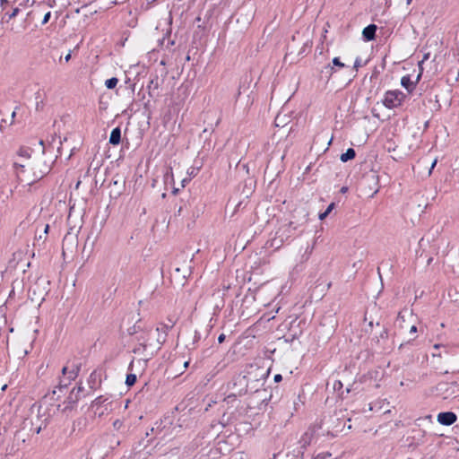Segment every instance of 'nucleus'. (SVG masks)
<instances>
[{
  "label": "nucleus",
  "mask_w": 459,
  "mask_h": 459,
  "mask_svg": "<svg viewBox=\"0 0 459 459\" xmlns=\"http://www.w3.org/2000/svg\"><path fill=\"white\" fill-rule=\"evenodd\" d=\"M308 213L305 209H296L292 213V218L298 220H291L287 228L285 230H280L276 234L278 235L275 238H273L271 242V247L279 248L284 242V240L288 239L293 230H298V228L307 221Z\"/></svg>",
  "instance_id": "obj_1"
},
{
  "label": "nucleus",
  "mask_w": 459,
  "mask_h": 459,
  "mask_svg": "<svg viewBox=\"0 0 459 459\" xmlns=\"http://www.w3.org/2000/svg\"><path fill=\"white\" fill-rule=\"evenodd\" d=\"M437 395L442 399H450L459 395V380L440 382L436 386Z\"/></svg>",
  "instance_id": "obj_2"
},
{
  "label": "nucleus",
  "mask_w": 459,
  "mask_h": 459,
  "mask_svg": "<svg viewBox=\"0 0 459 459\" xmlns=\"http://www.w3.org/2000/svg\"><path fill=\"white\" fill-rule=\"evenodd\" d=\"M176 323L177 319L175 316H169L165 322L160 323V325L157 326L155 331L157 333L156 343L158 349H160L161 345L166 342L169 331L175 326Z\"/></svg>",
  "instance_id": "obj_3"
},
{
  "label": "nucleus",
  "mask_w": 459,
  "mask_h": 459,
  "mask_svg": "<svg viewBox=\"0 0 459 459\" xmlns=\"http://www.w3.org/2000/svg\"><path fill=\"white\" fill-rule=\"evenodd\" d=\"M404 98L405 94L399 90L387 91L385 93L383 104L385 108L392 109L401 106Z\"/></svg>",
  "instance_id": "obj_4"
},
{
  "label": "nucleus",
  "mask_w": 459,
  "mask_h": 459,
  "mask_svg": "<svg viewBox=\"0 0 459 459\" xmlns=\"http://www.w3.org/2000/svg\"><path fill=\"white\" fill-rule=\"evenodd\" d=\"M0 8L9 20L15 18L21 11V7L14 4V0H0Z\"/></svg>",
  "instance_id": "obj_5"
},
{
  "label": "nucleus",
  "mask_w": 459,
  "mask_h": 459,
  "mask_svg": "<svg viewBox=\"0 0 459 459\" xmlns=\"http://www.w3.org/2000/svg\"><path fill=\"white\" fill-rule=\"evenodd\" d=\"M14 168L16 169V174H17V177H18L19 180H21L22 182L26 181L28 185H30L34 181L42 178L49 171V168L46 166L45 169L44 170H40L39 173L37 174V173L34 172V179L31 180V181H29L28 179H26V178H24L22 177V174L25 172V170H24L25 166L24 165L19 164V163L15 162L14 163Z\"/></svg>",
  "instance_id": "obj_6"
},
{
  "label": "nucleus",
  "mask_w": 459,
  "mask_h": 459,
  "mask_svg": "<svg viewBox=\"0 0 459 459\" xmlns=\"http://www.w3.org/2000/svg\"><path fill=\"white\" fill-rule=\"evenodd\" d=\"M152 332V327L147 326L141 320L137 321L133 326L127 329V333L131 336L136 337L140 333H149Z\"/></svg>",
  "instance_id": "obj_7"
},
{
  "label": "nucleus",
  "mask_w": 459,
  "mask_h": 459,
  "mask_svg": "<svg viewBox=\"0 0 459 459\" xmlns=\"http://www.w3.org/2000/svg\"><path fill=\"white\" fill-rule=\"evenodd\" d=\"M457 420V416L453 411H444L437 415V422L444 426H450Z\"/></svg>",
  "instance_id": "obj_8"
},
{
  "label": "nucleus",
  "mask_w": 459,
  "mask_h": 459,
  "mask_svg": "<svg viewBox=\"0 0 459 459\" xmlns=\"http://www.w3.org/2000/svg\"><path fill=\"white\" fill-rule=\"evenodd\" d=\"M88 385L91 390H96L100 388L101 385L100 372L93 370L88 378Z\"/></svg>",
  "instance_id": "obj_9"
},
{
  "label": "nucleus",
  "mask_w": 459,
  "mask_h": 459,
  "mask_svg": "<svg viewBox=\"0 0 459 459\" xmlns=\"http://www.w3.org/2000/svg\"><path fill=\"white\" fill-rule=\"evenodd\" d=\"M80 398L81 396L78 395V394H75V388H73L68 397L65 401V405L63 411L72 410L76 405Z\"/></svg>",
  "instance_id": "obj_10"
},
{
  "label": "nucleus",
  "mask_w": 459,
  "mask_h": 459,
  "mask_svg": "<svg viewBox=\"0 0 459 459\" xmlns=\"http://www.w3.org/2000/svg\"><path fill=\"white\" fill-rule=\"evenodd\" d=\"M421 72L417 75L416 81L412 82L411 80L410 75L403 76L401 79V84L403 87H404L409 92H411L413 89L415 88L416 83L420 81L421 77Z\"/></svg>",
  "instance_id": "obj_11"
},
{
  "label": "nucleus",
  "mask_w": 459,
  "mask_h": 459,
  "mask_svg": "<svg viewBox=\"0 0 459 459\" xmlns=\"http://www.w3.org/2000/svg\"><path fill=\"white\" fill-rule=\"evenodd\" d=\"M377 27L376 24H369L363 29L362 36L366 41H371L376 38Z\"/></svg>",
  "instance_id": "obj_12"
},
{
  "label": "nucleus",
  "mask_w": 459,
  "mask_h": 459,
  "mask_svg": "<svg viewBox=\"0 0 459 459\" xmlns=\"http://www.w3.org/2000/svg\"><path fill=\"white\" fill-rule=\"evenodd\" d=\"M152 441V438H150L146 441V444H143L144 442V439H143L142 441H140L138 443V445L134 448V454L135 455H139V457L142 456V453L143 452V458L146 456V455H151V450H147L144 452V450L148 447L149 446V443H151Z\"/></svg>",
  "instance_id": "obj_13"
},
{
  "label": "nucleus",
  "mask_w": 459,
  "mask_h": 459,
  "mask_svg": "<svg viewBox=\"0 0 459 459\" xmlns=\"http://www.w3.org/2000/svg\"><path fill=\"white\" fill-rule=\"evenodd\" d=\"M41 406H39L38 409V420H40V423L35 428V433L39 434L43 429H45L48 423V416L45 417V413L40 414Z\"/></svg>",
  "instance_id": "obj_14"
},
{
  "label": "nucleus",
  "mask_w": 459,
  "mask_h": 459,
  "mask_svg": "<svg viewBox=\"0 0 459 459\" xmlns=\"http://www.w3.org/2000/svg\"><path fill=\"white\" fill-rule=\"evenodd\" d=\"M160 87L159 77L158 75H154L149 82L146 89L148 91V94L150 97H153V92L158 90Z\"/></svg>",
  "instance_id": "obj_15"
},
{
  "label": "nucleus",
  "mask_w": 459,
  "mask_h": 459,
  "mask_svg": "<svg viewBox=\"0 0 459 459\" xmlns=\"http://www.w3.org/2000/svg\"><path fill=\"white\" fill-rule=\"evenodd\" d=\"M313 433L310 431H306L300 437L299 443L300 445V448L305 450L307 446L310 445L313 439Z\"/></svg>",
  "instance_id": "obj_16"
},
{
  "label": "nucleus",
  "mask_w": 459,
  "mask_h": 459,
  "mask_svg": "<svg viewBox=\"0 0 459 459\" xmlns=\"http://www.w3.org/2000/svg\"><path fill=\"white\" fill-rule=\"evenodd\" d=\"M152 331L149 333H140L136 337L134 338L138 343H142L143 345L152 346V342H151V335Z\"/></svg>",
  "instance_id": "obj_17"
},
{
  "label": "nucleus",
  "mask_w": 459,
  "mask_h": 459,
  "mask_svg": "<svg viewBox=\"0 0 459 459\" xmlns=\"http://www.w3.org/2000/svg\"><path fill=\"white\" fill-rule=\"evenodd\" d=\"M121 141V129L120 127H116L111 131L109 136V143L112 145H117Z\"/></svg>",
  "instance_id": "obj_18"
},
{
  "label": "nucleus",
  "mask_w": 459,
  "mask_h": 459,
  "mask_svg": "<svg viewBox=\"0 0 459 459\" xmlns=\"http://www.w3.org/2000/svg\"><path fill=\"white\" fill-rule=\"evenodd\" d=\"M70 384L71 383H68L67 377H62L60 378L59 385L56 386V388L53 390L52 395H55L56 394V389L59 392H63V390L66 389ZM52 399H54V396H52Z\"/></svg>",
  "instance_id": "obj_19"
},
{
  "label": "nucleus",
  "mask_w": 459,
  "mask_h": 459,
  "mask_svg": "<svg viewBox=\"0 0 459 459\" xmlns=\"http://www.w3.org/2000/svg\"><path fill=\"white\" fill-rule=\"evenodd\" d=\"M355 156H356V152H355L354 149L349 148V149H347V151L344 153H342L341 155L340 160L342 162H347L348 160L354 159Z\"/></svg>",
  "instance_id": "obj_20"
},
{
  "label": "nucleus",
  "mask_w": 459,
  "mask_h": 459,
  "mask_svg": "<svg viewBox=\"0 0 459 459\" xmlns=\"http://www.w3.org/2000/svg\"><path fill=\"white\" fill-rule=\"evenodd\" d=\"M404 324H405V314L402 311V312H399V314L394 321V326L403 329V328L407 327L406 325H404Z\"/></svg>",
  "instance_id": "obj_21"
},
{
  "label": "nucleus",
  "mask_w": 459,
  "mask_h": 459,
  "mask_svg": "<svg viewBox=\"0 0 459 459\" xmlns=\"http://www.w3.org/2000/svg\"><path fill=\"white\" fill-rule=\"evenodd\" d=\"M321 74H325V77L329 79L333 74V66H332L330 64L325 65L321 70Z\"/></svg>",
  "instance_id": "obj_22"
},
{
  "label": "nucleus",
  "mask_w": 459,
  "mask_h": 459,
  "mask_svg": "<svg viewBox=\"0 0 459 459\" xmlns=\"http://www.w3.org/2000/svg\"><path fill=\"white\" fill-rule=\"evenodd\" d=\"M117 82H118V79L116 77H112V78L108 79L105 82V86L108 89H114L117 86Z\"/></svg>",
  "instance_id": "obj_23"
},
{
  "label": "nucleus",
  "mask_w": 459,
  "mask_h": 459,
  "mask_svg": "<svg viewBox=\"0 0 459 459\" xmlns=\"http://www.w3.org/2000/svg\"><path fill=\"white\" fill-rule=\"evenodd\" d=\"M136 379H137L136 375L130 373L126 376V385L128 386H132L135 384Z\"/></svg>",
  "instance_id": "obj_24"
},
{
  "label": "nucleus",
  "mask_w": 459,
  "mask_h": 459,
  "mask_svg": "<svg viewBox=\"0 0 459 459\" xmlns=\"http://www.w3.org/2000/svg\"><path fill=\"white\" fill-rule=\"evenodd\" d=\"M147 345H143L142 343H138L134 349L133 352L135 354H141L146 350Z\"/></svg>",
  "instance_id": "obj_25"
},
{
  "label": "nucleus",
  "mask_w": 459,
  "mask_h": 459,
  "mask_svg": "<svg viewBox=\"0 0 459 459\" xmlns=\"http://www.w3.org/2000/svg\"><path fill=\"white\" fill-rule=\"evenodd\" d=\"M69 369L70 371L74 372L76 374V377H78V374L81 370V363H72L69 366Z\"/></svg>",
  "instance_id": "obj_26"
},
{
  "label": "nucleus",
  "mask_w": 459,
  "mask_h": 459,
  "mask_svg": "<svg viewBox=\"0 0 459 459\" xmlns=\"http://www.w3.org/2000/svg\"><path fill=\"white\" fill-rule=\"evenodd\" d=\"M106 401H107V399L104 398V396L100 395V396L97 397L95 400L92 401L91 406L92 407L100 406V405H101Z\"/></svg>",
  "instance_id": "obj_27"
},
{
  "label": "nucleus",
  "mask_w": 459,
  "mask_h": 459,
  "mask_svg": "<svg viewBox=\"0 0 459 459\" xmlns=\"http://www.w3.org/2000/svg\"><path fill=\"white\" fill-rule=\"evenodd\" d=\"M155 425H156V427H152L150 429V432L149 431L146 432V437H149L150 435H152V434H157L158 431L160 430L161 422L160 423L156 422Z\"/></svg>",
  "instance_id": "obj_28"
},
{
  "label": "nucleus",
  "mask_w": 459,
  "mask_h": 459,
  "mask_svg": "<svg viewBox=\"0 0 459 459\" xmlns=\"http://www.w3.org/2000/svg\"><path fill=\"white\" fill-rule=\"evenodd\" d=\"M113 428L117 430V431H120V430H123L124 429V422L123 420H116L114 422H113Z\"/></svg>",
  "instance_id": "obj_29"
},
{
  "label": "nucleus",
  "mask_w": 459,
  "mask_h": 459,
  "mask_svg": "<svg viewBox=\"0 0 459 459\" xmlns=\"http://www.w3.org/2000/svg\"><path fill=\"white\" fill-rule=\"evenodd\" d=\"M333 66H338L340 68H342L345 66V65L343 63L341 62L340 58L339 57H334L333 59Z\"/></svg>",
  "instance_id": "obj_30"
},
{
  "label": "nucleus",
  "mask_w": 459,
  "mask_h": 459,
  "mask_svg": "<svg viewBox=\"0 0 459 459\" xmlns=\"http://www.w3.org/2000/svg\"><path fill=\"white\" fill-rule=\"evenodd\" d=\"M30 0H14V3L20 6V7H26L30 4Z\"/></svg>",
  "instance_id": "obj_31"
},
{
  "label": "nucleus",
  "mask_w": 459,
  "mask_h": 459,
  "mask_svg": "<svg viewBox=\"0 0 459 459\" xmlns=\"http://www.w3.org/2000/svg\"><path fill=\"white\" fill-rule=\"evenodd\" d=\"M429 58V53H427V54H425V55H424L423 59H422L421 61H420V62H419V68H420V72H421V73H422V71H423L422 64H423L426 60H428Z\"/></svg>",
  "instance_id": "obj_32"
},
{
  "label": "nucleus",
  "mask_w": 459,
  "mask_h": 459,
  "mask_svg": "<svg viewBox=\"0 0 459 459\" xmlns=\"http://www.w3.org/2000/svg\"><path fill=\"white\" fill-rule=\"evenodd\" d=\"M313 248H314V247H313V246H311V247H310V246H307V247H306L305 254H304V255H303V256H305V255H306V257H305V259H306V260H307V259H308V257H309L310 254L312 253Z\"/></svg>",
  "instance_id": "obj_33"
},
{
  "label": "nucleus",
  "mask_w": 459,
  "mask_h": 459,
  "mask_svg": "<svg viewBox=\"0 0 459 459\" xmlns=\"http://www.w3.org/2000/svg\"><path fill=\"white\" fill-rule=\"evenodd\" d=\"M67 380H68V383H71L73 380H74L77 377H76V374L74 372H72V371H68L67 373Z\"/></svg>",
  "instance_id": "obj_34"
},
{
  "label": "nucleus",
  "mask_w": 459,
  "mask_h": 459,
  "mask_svg": "<svg viewBox=\"0 0 459 459\" xmlns=\"http://www.w3.org/2000/svg\"><path fill=\"white\" fill-rule=\"evenodd\" d=\"M19 155L22 156V157H28L29 158L30 157L29 150L23 149V148L20 149Z\"/></svg>",
  "instance_id": "obj_35"
},
{
  "label": "nucleus",
  "mask_w": 459,
  "mask_h": 459,
  "mask_svg": "<svg viewBox=\"0 0 459 459\" xmlns=\"http://www.w3.org/2000/svg\"><path fill=\"white\" fill-rule=\"evenodd\" d=\"M50 17H51V12H48V13L44 15V17H43V20H42V22H41V23H42V24H46V23H48V21H49V19H50Z\"/></svg>",
  "instance_id": "obj_36"
},
{
  "label": "nucleus",
  "mask_w": 459,
  "mask_h": 459,
  "mask_svg": "<svg viewBox=\"0 0 459 459\" xmlns=\"http://www.w3.org/2000/svg\"><path fill=\"white\" fill-rule=\"evenodd\" d=\"M362 65H361V59L360 57H357L355 62H354V65L353 67L358 70L359 67H360Z\"/></svg>",
  "instance_id": "obj_37"
},
{
  "label": "nucleus",
  "mask_w": 459,
  "mask_h": 459,
  "mask_svg": "<svg viewBox=\"0 0 459 459\" xmlns=\"http://www.w3.org/2000/svg\"><path fill=\"white\" fill-rule=\"evenodd\" d=\"M44 107V103L42 100H38L37 103H36V109L37 110H41Z\"/></svg>",
  "instance_id": "obj_38"
},
{
  "label": "nucleus",
  "mask_w": 459,
  "mask_h": 459,
  "mask_svg": "<svg viewBox=\"0 0 459 459\" xmlns=\"http://www.w3.org/2000/svg\"><path fill=\"white\" fill-rule=\"evenodd\" d=\"M68 371H69V366L68 365L63 367V368H62V377H67L66 375H67Z\"/></svg>",
  "instance_id": "obj_39"
},
{
  "label": "nucleus",
  "mask_w": 459,
  "mask_h": 459,
  "mask_svg": "<svg viewBox=\"0 0 459 459\" xmlns=\"http://www.w3.org/2000/svg\"><path fill=\"white\" fill-rule=\"evenodd\" d=\"M200 339H201L200 333L195 331V336H194V342H197Z\"/></svg>",
  "instance_id": "obj_40"
},
{
  "label": "nucleus",
  "mask_w": 459,
  "mask_h": 459,
  "mask_svg": "<svg viewBox=\"0 0 459 459\" xmlns=\"http://www.w3.org/2000/svg\"><path fill=\"white\" fill-rule=\"evenodd\" d=\"M342 387V383L341 381H336L333 385L334 389H341Z\"/></svg>",
  "instance_id": "obj_41"
},
{
  "label": "nucleus",
  "mask_w": 459,
  "mask_h": 459,
  "mask_svg": "<svg viewBox=\"0 0 459 459\" xmlns=\"http://www.w3.org/2000/svg\"><path fill=\"white\" fill-rule=\"evenodd\" d=\"M75 388V394H78V395L81 396V393L83 391V387L82 385H79L77 387H74Z\"/></svg>",
  "instance_id": "obj_42"
},
{
  "label": "nucleus",
  "mask_w": 459,
  "mask_h": 459,
  "mask_svg": "<svg viewBox=\"0 0 459 459\" xmlns=\"http://www.w3.org/2000/svg\"><path fill=\"white\" fill-rule=\"evenodd\" d=\"M273 379H274V382L278 383V382L281 381L282 377H281V374H276V375L274 376Z\"/></svg>",
  "instance_id": "obj_43"
},
{
  "label": "nucleus",
  "mask_w": 459,
  "mask_h": 459,
  "mask_svg": "<svg viewBox=\"0 0 459 459\" xmlns=\"http://www.w3.org/2000/svg\"><path fill=\"white\" fill-rule=\"evenodd\" d=\"M35 238H36V240H38V241H39V240H41V239L45 240V239H46V235H43V233H42V234H39V236H37V235H36V236H35Z\"/></svg>",
  "instance_id": "obj_44"
},
{
  "label": "nucleus",
  "mask_w": 459,
  "mask_h": 459,
  "mask_svg": "<svg viewBox=\"0 0 459 459\" xmlns=\"http://www.w3.org/2000/svg\"><path fill=\"white\" fill-rule=\"evenodd\" d=\"M225 338H226L225 334H224V333H221V334H220V335H219V337H218V342H219L220 343H221V342H224Z\"/></svg>",
  "instance_id": "obj_45"
},
{
  "label": "nucleus",
  "mask_w": 459,
  "mask_h": 459,
  "mask_svg": "<svg viewBox=\"0 0 459 459\" xmlns=\"http://www.w3.org/2000/svg\"><path fill=\"white\" fill-rule=\"evenodd\" d=\"M387 330L386 329H383V331L381 332L380 333V338H387Z\"/></svg>",
  "instance_id": "obj_46"
},
{
  "label": "nucleus",
  "mask_w": 459,
  "mask_h": 459,
  "mask_svg": "<svg viewBox=\"0 0 459 459\" xmlns=\"http://www.w3.org/2000/svg\"><path fill=\"white\" fill-rule=\"evenodd\" d=\"M416 332H417V327H416V325H411V326H410V333H416Z\"/></svg>",
  "instance_id": "obj_47"
},
{
  "label": "nucleus",
  "mask_w": 459,
  "mask_h": 459,
  "mask_svg": "<svg viewBox=\"0 0 459 459\" xmlns=\"http://www.w3.org/2000/svg\"><path fill=\"white\" fill-rule=\"evenodd\" d=\"M14 284H15V281L13 283V289L9 293V298H13L14 296Z\"/></svg>",
  "instance_id": "obj_48"
},
{
  "label": "nucleus",
  "mask_w": 459,
  "mask_h": 459,
  "mask_svg": "<svg viewBox=\"0 0 459 459\" xmlns=\"http://www.w3.org/2000/svg\"><path fill=\"white\" fill-rule=\"evenodd\" d=\"M333 207H334V203H331V204L328 205V207L326 208V210H327L328 212H332V210L333 209Z\"/></svg>",
  "instance_id": "obj_49"
},
{
  "label": "nucleus",
  "mask_w": 459,
  "mask_h": 459,
  "mask_svg": "<svg viewBox=\"0 0 459 459\" xmlns=\"http://www.w3.org/2000/svg\"><path fill=\"white\" fill-rule=\"evenodd\" d=\"M4 124H6V120H5V119H2V121H1V125H0V130H1V131H3L4 126Z\"/></svg>",
  "instance_id": "obj_50"
},
{
  "label": "nucleus",
  "mask_w": 459,
  "mask_h": 459,
  "mask_svg": "<svg viewBox=\"0 0 459 459\" xmlns=\"http://www.w3.org/2000/svg\"><path fill=\"white\" fill-rule=\"evenodd\" d=\"M134 364V360L133 359V360L130 362L129 366H128V370H130V371H132V370H133Z\"/></svg>",
  "instance_id": "obj_51"
},
{
  "label": "nucleus",
  "mask_w": 459,
  "mask_h": 459,
  "mask_svg": "<svg viewBox=\"0 0 459 459\" xmlns=\"http://www.w3.org/2000/svg\"><path fill=\"white\" fill-rule=\"evenodd\" d=\"M70 59H71V52H69V53L65 56V62H68Z\"/></svg>",
  "instance_id": "obj_52"
},
{
  "label": "nucleus",
  "mask_w": 459,
  "mask_h": 459,
  "mask_svg": "<svg viewBox=\"0 0 459 459\" xmlns=\"http://www.w3.org/2000/svg\"><path fill=\"white\" fill-rule=\"evenodd\" d=\"M326 217H327V215H326L325 212H322V213H320V214H319V219H320V220H324V219H325Z\"/></svg>",
  "instance_id": "obj_53"
},
{
  "label": "nucleus",
  "mask_w": 459,
  "mask_h": 459,
  "mask_svg": "<svg viewBox=\"0 0 459 459\" xmlns=\"http://www.w3.org/2000/svg\"><path fill=\"white\" fill-rule=\"evenodd\" d=\"M48 230H49V226L48 225H46L45 229H44V231H43V235H47L48 232Z\"/></svg>",
  "instance_id": "obj_54"
},
{
  "label": "nucleus",
  "mask_w": 459,
  "mask_h": 459,
  "mask_svg": "<svg viewBox=\"0 0 459 459\" xmlns=\"http://www.w3.org/2000/svg\"><path fill=\"white\" fill-rule=\"evenodd\" d=\"M39 144L43 147V152H45V142L43 140L39 141Z\"/></svg>",
  "instance_id": "obj_55"
},
{
  "label": "nucleus",
  "mask_w": 459,
  "mask_h": 459,
  "mask_svg": "<svg viewBox=\"0 0 459 459\" xmlns=\"http://www.w3.org/2000/svg\"><path fill=\"white\" fill-rule=\"evenodd\" d=\"M347 190H348V187H347V186H342V187L341 188V192H342V193H346V192H347Z\"/></svg>",
  "instance_id": "obj_56"
},
{
  "label": "nucleus",
  "mask_w": 459,
  "mask_h": 459,
  "mask_svg": "<svg viewBox=\"0 0 459 459\" xmlns=\"http://www.w3.org/2000/svg\"><path fill=\"white\" fill-rule=\"evenodd\" d=\"M181 212H182V206L179 207V209L178 210V212L176 213V215H181Z\"/></svg>",
  "instance_id": "obj_57"
},
{
  "label": "nucleus",
  "mask_w": 459,
  "mask_h": 459,
  "mask_svg": "<svg viewBox=\"0 0 459 459\" xmlns=\"http://www.w3.org/2000/svg\"><path fill=\"white\" fill-rule=\"evenodd\" d=\"M39 99H40V92L37 91L36 92V100H39Z\"/></svg>",
  "instance_id": "obj_58"
},
{
  "label": "nucleus",
  "mask_w": 459,
  "mask_h": 459,
  "mask_svg": "<svg viewBox=\"0 0 459 459\" xmlns=\"http://www.w3.org/2000/svg\"><path fill=\"white\" fill-rule=\"evenodd\" d=\"M437 164V160H435L433 162H432V165H431V169L430 170L436 166Z\"/></svg>",
  "instance_id": "obj_59"
},
{
  "label": "nucleus",
  "mask_w": 459,
  "mask_h": 459,
  "mask_svg": "<svg viewBox=\"0 0 459 459\" xmlns=\"http://www.w3.org/2000/svg\"><path fill=\"white\" fill-rule=\"evenodd\" d=\"M15 115H16V111L14 110V111H13V113H12V118H13V119L15 117Z\"/></svg>",
  "instance_id": "obj_60"
},
{
  "label": "nucleus",
  "mask_w": 459,
  "mask_h": 459,
  "mask_svg": "<svg viewBox=\"0 0 459 459\" xmlns=\"http://www.w3.org/2000/svg\"><path fill=\"white\" fill-rule=\"evenodd\" d=\"M55 140H56V138L53 136V137H52V141H51V143H49V146H51V145L53 144V143L55 142Z\"/></svg>",
  "instance_id": "obj_61"
},
{
  "label": "nucleus",
  "mask_w": 459,
  "mask_h": 459,
  "mask_svg": "<svg viewBox=\"0 0 459 459\" xmlns=\"http://www.w3.org/2000/svg\"><path fill=\"white\" fill-rule=\"evenodd\" d=\"M441 345L440 344H435L434 349H438Z\"/></svg>",
  "instance_id": "obj_62"
},
{
  "label": "nucleus",
  "mask_w": 459,
  "mask_h": 459,
  "mask_svg": "<svg viewBox=\"0 0 459 459\" xmlns=\"http://www.w3.org/2000/svg\"><path fill=\"white\" fill-rule=\"evenodd\" d=\"M324 212H325L327 216H328V214L330 213V212H328L327 210H325Z\"/></svg>",
  "instance_id": "obj_63"
},
{
  "label": "nucleus",
  "mask_w": 459,
  "mask_h": 459,
  "mask_svg": "<svg viewBox=\"0 0 459 459\" xmlns=\"http://www.w3.org/2000/svg\"><path fill=\"white\" fill-rule=\"evenodd\" d=\"M188 364H189V362H188V361H186V362L185 363V365H184V366H185V368H186V367L188 366Z\"/></svg>",
  "instance_id": "obj_64"
}]
</instances>
